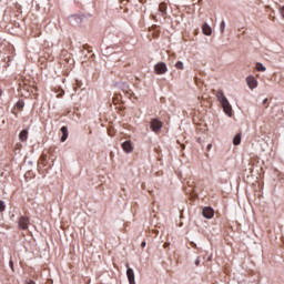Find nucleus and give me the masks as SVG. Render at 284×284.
Instances as JSON below:
<instances>
[{"label": "nucleus", "mask_w": 284, "mask_h": 284, "mask_svg": "<svg viewBox=\"0 0 284 284\" xmlns=\"http://www.w3.org/2000/svg\"><path fill=\"white\" fill-rule=\"evenodd\" d=\"M122 150L126 154H131V152H133V150H134V146H132L131 141H125V142L122 143Z\"/></svg>", "instance_id": "423d86ee"}, {"label": "nucleus", "mask_w": 284, "mask_h": 284, "mask_svg": "<svg viewBox=\"0 0 284 284\" xmlns=\"http://www.w3.org/2000/svg\"><path fill=\"white\" fill-rule=\"evenodd\" d=\"M155 74H165L168 72V65L164 62H160L154 65Z\"/></svg>", "instance_id": "20e7f679"}, {"label": "nucleus", "mask_w": 284, "mask_h": 284, "mask_svg": "<svg viewBox=\"0 0 284 284\" xmlns=\"http://www.w3.org/2000/svg\"><path fill=\"white\" fill-rule=\"evenodd\" d=\"M202 214L204 219H212L214 216V210L212 207H204Z\"/></svg>", "instance_id": "6e6552de"}, {"label": "nucleus", "mask_w": 284, "mask_h": 284, "mask_svg": "<svg viewBox=\"0 0 284 284\" xmlns=\"http://www.w3.org/2000/svg\"><path fill=\"white\" fill-rule=\"evenodd\" d=\"M255 70H257V72H265V70H267V68H265V65H263V63L257 62L255 64Z\"/></svg>", "instance_id": "f8f14e48"}, {"label": "nucleus", "mask_w": 284, "mask_h": 284, "mask_svg": "<svg viewBox=\"0 0 284 284\" xmlns=\"http://www.w3.org/2000/svg\"><path fill=\"white\" fill-rule=\"evenodd\" d=\"M175 68H176V70H183V68H184L183 62H182V61H178V62L175 63Z\"/></svg>", "instance_id": "dca6fc26"}, {"label": "nucleus", "mask_w": 284, "mask_h": 284, "mask_svg": "<svg viewBox=\"0 0 284 284\" xmlns=\"http://www.w3.org/2000/svg\"><path fill=\"white\" fill-rule=\"evenodd\" d=\"M246 84L248 85L250 90H256L258 88V80L254 75H248L246 78Z\"/></svg>", "instance_id": "7ed1b4c3"}, {"label": "nucleus", "mask_w": 284, "mask_h": 284, "mask_svg": "<svg viewBox=\"0 0 284 284\" xmlns=\"http://www.w3.org/2000/svg\"><path fill=\"white\" fill-rule=\"evenodd\" d=\"M6 211V202L0 201V212H4Z\"/></svg>", "instance_id": "f3484780"}, {"label": "nucleus", "mask_w": 284, "mask_h": 284, "mask_svg": "<svg viewBox=\"0 0 284 284\" xmlns=\"http://www.w3.org/2000/svg\"><path fill=\"white\" fill-rule=\"evenodd\" d=\"M62 136H61V143H65L68 141V126L61 128Z\"/></svg>", "instance_id": "9d476101"}, {"label": "nucleus", "mask_w": 284, "mask_h": 284, "mask_svg": "<svg viewBox=\"0 0 284 284\" xmlns=\"http://www.w3.org/2000/svg\"><path fill=\"white\" fill-rule=\"evenodd\" d=\"M9 265H10L11 270H14V263L12 261L9 262Z\"/></svg>", "instance_id": "aec40b11"}, {"label": "nucleus", "mask_w": 284, "mask_h": 284, "mask_svg": "<svg viewBox=\"0 0 284 284\" xmlns=\"http://www.w3.org/2000/svg\"><path fill=\"white\" fill-rule=\"evenodd\" d=\"M1 94H2V91L0 90V97H1Z\"/></svg>", "instance_id": "393cba45"}, {"label": "nucleus", "mask_w": 284, "mask_h": 284, "mask_svg": "<svg viewBox=\"0 0 284 284\" xmlns=\"http://www.w3.org/2000/svg\"><path fill=\"white\" fill-rule=\"evenodd\" d=\"M202 32L205 34V37H212V27H210L207 23H204L202 26Z\"/></svg>", "instance_id": "1a4fd4ad"}, {"label": "nucleus", "mask_w": 284, "mask_h": 284, "mask_svg": "<svg viewBox=\"0 0 284 284\" xmlns=\"http://www.w3.org/2000/svg\"><path fill=\"white\" fill-rule=\"evenodd\" d=\"M168 245H170V244L165 243V244H164V247H168Z\"/></svg>", "instance_id": "5701e85b"}, {"label": "nucleus", "mask_w": 284, "mask_h": 284, "mask_svg": "<svg viewBox=\"0 0 284 284\" xmlns=\"http://www.w3.org/2000/svg\"><path fill=\"white\" fill-rule=\"evenodd\" d=\"M18 225L20 230H28L30 226V219L26 215L19 217Z\"/></svg>", "instance_id": "f03ea898"}, {"label": "nucleus", "mask_w": 284, "mask_h": 284, "mask_svg": "<svg viewBox=\"0 0 284 284\" xmlns=\"http://www.w3.org/2000/svg\"><path fill=\"white\" fill-rule=\"evenodd\" d=\"M161 128H163V124L161 123V121H159V120L151 121V130L153 132H159V130H161Z\"/></svg>", "instance_id": "0eeeda50"}, {"label": "nucleus", "mask_w": 284, "mask_h": 284, "mask_svg": "<svg viewBox=\"0 0 284 284\" xmlns=\"http://www.w3.org/2000/svg\"><path fill=\"white\" fill-rule=\"evenodd\" d=\"M126 267V276L130 284H136V281L134 280V270L130 267V264L125 265Z\"/></svg>", "instance_id": "39448f33"}, {"label": "nucleus", "mask_w": 284, "mask_h": 284, "mask_svg": "<svg viewBox=\"0 0 284 284\" xmlns=\"http://www.w3.org/2000/svg\"><path fill=\"white\" fill-rule=\"evenodd\" d=\"M233 145H241V133H237L233 139Z\"/></svg>", "instance_id": "ddd939ff"}, {"label": "nucleus", "mask_w": 284, "mask_h": 284, "mask_svg": "<svg viewBox=\"0 0 284 284\" xmlns=\"http://www.w3.org/2000/svg\"><path fill=\"white\" fill-rule=\"evenodd\" d=\"M200 263H201V260L197 258V260L195 261V265H199Z\"/></svg>", "instance_id": "412c9836"}, {"label": "nucleus", "mask_w": 284, "mask_h": 284, "mask_svg": "<svg viewBox=\"0 0 284 284\" xmlns=\"http://www.w3.org/2000/svg\"><path fill=\"white\" fill-rule=\"evenodd\" d=\"M221 32H225V21H222L220 24Z\"/></svg>", "instance_id": "a211bd4d"}, {"label": "nucleus", "mask_w": 284, "mask_h": 284, "mask_svg": "<svg viewBox=\"0 0 284 284\" xmlns=\"http://www.w3.org/2000/svg\"><path fill=\"white\" fill-rule=\"evenodd\" d=\"M19 139H20L21 141H28V129H24V130H22V131L20 132Z\"/></svg>", "instance_id": "9b49d317"}, {"label": "nucleus", "mask_w": 284, "mask_h": 284, "mask_svg": "<svg viewBox=\"0 0 284 284\" xmlns=\"http://www.w3.org/2000/svg\"><path fill=\"white\" fill-rule=\"evenodd\" d=\"M266 102H267V99L264 100V103H266Z\"/></svg>", "instance_id": "b1692460"}, {"label": "nucleus", "mask_w": 284, "mask_h": 284, "mask_svg": "<svg viewBox=\"0 0 284 284\" xmlns=\"http://www.w3.org/2000/svg\"><path fill=\"white\" fill-rule=\"evenodd\" d=\"M141 245H142V247H145V242H142V244H141Z\"/></svg>", "instance_id": "4be33fe9"}, {"label": "nucleus", "mask_w": 284, "mask_h": 284, "mask_svg": "<svg viewBox=\"0 0 284 284\" xmlns=\"http://www.w3.org/2000/svg\"><path fill=\"white\" fill-rule=\"evenodd\" d=\"M280 12H281V16H282L283 19H284V6L280 8Z\"/></svg>", "instance_id": "6ab92c4d"}, {"label": "nucleus", "mask_w": 284, "mask_h": 284, "mask_svg": "<svg viewBox=\"0 0 284 284\" xmlns=\"http://www.w3.org/2000/svg\"><path fill=\"white\" fill-rule=\"evenodd\" d=\"M165 10H168V6L165 3H161L160 4V12H162V14H165Z\"/></svg>", "instance_id": "2eb2a0df"}, {"label": "nucleus", "mask_w": 284, "mask_h": 284, "mask_svg": "<svg viewBox=\"0 0 284 284\" xmlns=\"http://www.w3.org/2000/svg\"><path fill=\"white\" fill-rule=\"evenodd\" d=\"M24 105H26V103H24L23 101H21V100H19V101L17 102V104H16V106L18 108V110H23Z\"/></svg>", "instance_id": "4468645a"}, {"label": "nucleus", "mask_w": 284, "mask_h": 284, "mask_svg": "<svg viewBox=\"0 0 284 284\" xmlns=\"http://www.w3.org/2000/svg\"><path fill=\"white\" fill-rule=\"evenodd\" d=\"M215 97H216L217 101L221 103L225 114L227 116H232V104H230V101L225 97V93H223V90L216 91Z\"/></svg>", "instance_id": "f257e3e1"}]
</instances>
